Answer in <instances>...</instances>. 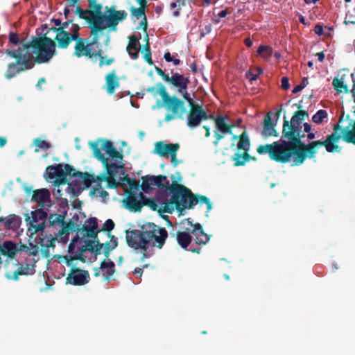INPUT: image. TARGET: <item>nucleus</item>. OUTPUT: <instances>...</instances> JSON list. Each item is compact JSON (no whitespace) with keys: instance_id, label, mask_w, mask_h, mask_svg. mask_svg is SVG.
<instances>
[{"instance_id":"nucleus-1","label":"nucleus","mask_w":355,"mask_h":355,"mask_svg":"<svg viewBox=\"0 0 355 355\" xmlns=\"http://www.w3.org/2000/svg\"><path fill=\"white\" fill-rule=\"evenodd\" d=\"M305 115V112L297 111L290 123L284 121L283 132L288 141L280 140L272 144L260 146L257 149L258 153H268L271 159L278 162H291L293 166L302 164L307 157L308 151L305 149L308 145L302 144L300 139L304 137L305 133H308L309 139L315 138V134L310 132L311 125L303 123Z\"/></svg>"},{"instance_id":"nucleus-2","label":"nucleus","mask_w":355,"mask_h":355,"mask_svg":"<svg viewBox=\"0 0 355 355\" xmlns=\"http://www.w3.org/2000/svg\"><path fill=\"white\" fill-rule=\"evenodd\" d=\"M6 53L16 60L8 64L6 79L15 77L21 71L33 69L35 64L49 62L58 52L54 41L49 37H33L31 40L17 50H6Z\"/></svg>"},{"instance_id":"nucleus-3","label":"nucleus","mask_w":355,"mask_h":355,"mask_svg":"<svg viewBox=\"0 0 355 355\" xmlns=\"http://www.w3.org/2000/svg\"><path fill=\"white\" fill-rule=\"evenodd\" d=\"M168 238V232L165 227H160L152 222H145L139 230L126 232V241L129 247L140 250L141 260L150 258L153 255L152 248L162 249Z\"/></svg>"},{"instance_id":"nucleus-4","label":"nucleus","mask_w":355,"mask_h":355,"mask_svg":"<svg viewBox=\"0 0 355 355\" xmlns=\"http://www.w3.org/2000/svg\"><path fill=\"white\" fill-rule=\"evenodd\" d=\"M241 121L238 119L236 123H233L229 116L223 114V139L230 141L234 150H236L232 157L235 166H242L249 160L250 140L245 132L241 131L239 127Z\"/></svg>"},{"instance_id":"nucleus-5","label":"nucleus","mask_w":355,"mask_h":355,"mask_svg":"<svg viewBox=\"0 0 355 355\" xmlns=\"http://www.w3.org/2000/svg\"><path fill=\"white\" fill-rule=\"evenodd\" d=\"M163 195L164 197L162 198V202L166 205L163 211L167 213H172L174 207L182 211L197 205L191 189L177 182H173L170 187H167Z\"/></svg>"},{"instance_id":"nucleus-6","label":"nucleus","mask_w":355,"mask_h":355,"mask_svg":"<svg viewBox=\"0 0 355 355\" xmlns=\"http://www.w3.org/2000/svg\"><path fill=\"white\" fill-rule=\"evenodd\" d=\"M340 135H341L339 134V125H336L334 128V133L331 134L326 141L324 142L320 141H313L306 147L305 150L308 151L306 157L309 158L313 157L316 153V150L323 146H325L327 151L329 153L339 151L340 148L338 146L334 145V143L337 142L340 137L348 143L355 144V123L352 129H349V128L342 129Z\"/></svg>"},{"instance_id":"nucleus-7","label":"nucleus","mask_w":355,"mask_h":355,"mask_svg":"<svg viewBox=\"0 0 355 355\" xmlns=\"http://www.w3.org/2000/svg\"><path fill=\"white\" fill-rule=\"evenodd\" d=\"M94 156L102 162L105 168V171L96 176V180L100 182H106L107 188L116 189L119 186L115 177L119 168H123V163H109V160L105 155L101 153V149L98 148L96 143L91 144Z\"/></svg>"},{"instance_id":"nucleus-8","label":"nucleus","mask_w":355,"mask_h":355,"mask_svg":"<svg viewBox=\"0 0 355 355\" xmlns=\"http://www.w3.org/2000/svg\"><path fill=\"white\" fill-rule=\"evenodd\" d=\"M103 6L100 3V12L98 14V22L96 26V33H100L109 28L115 31L120 21L126 19L128 13L125 10H116L114 6L105 7V12H102Z\"/></svg>"},{"instance_id":"nucleus-9","label":"nucleus","mask_w":355,"mask_h":355,"mask_svg":"<svg viewBox=\"0 0 355 355\" xmlns=\"http://www.w3.org/2000/svg\"><path fill=\"white\" fill-rule=\"evenodd\" d=\"M80 30V26H74L72 36L69 39V44L72 41L76 42L73 55L77 58L86 56L91 59L96 58V55H98V53H96V50H94V48L95 45L98 46L99 33L91 34L93 37L92 40H88L80 37L79 33Z\"/></svg>"},{"instance_id":"nucleus-10","label":"nucleus","mask_w":355,"mask_h":355,"mask_svg":"<svg viewBox=\"0 0 355 355\" xmlns=\"http://www.w3.org/2000/svg\"><path fill=\"white\" fill-rule=\"evenodd\" d=\"M74 26H79L73 22V20L69 19L62 23L60 27H52L42 35L48 37L47 35L51 32L55 34L54 40L51 39L54 42H57V46L60 49H67L69 45V39L71 37ZM56 44V43H55Z\"/></svg>"},{"instance_id":"nucleus-11","label":"nucleus","mask_w":355,"mask_h":355,"mask_svg":"<svg viewBox=\"0 0 355 355\" xmlns=\"http://www.w3.org/2000/svg\"><path fill=\"white\" fill-rule=\"evenodd\" d=\"M89 9L83 10L79 6L76 8L75 12L80 19L85 20L90 29V34L96 33V26L98 22V14L100 12V3L97 0H87Z\"/></svg>"},{"instance_id":"nucleus-12","label":"nucleus","mask_w":355,"mask_h":355,"mask_svg":"<svg viewBox=\"0 0 355 355\" xmlns=\"http://www.w3.org/2000/svg\"><path fill=\"white\" fill-rule=\"evenodd\" d=\"M142 183L141 189L146 193H149L155 188H158V191L165 190L167 187H170L169 181L167 177L164 175H147L141 178Z\"/></svg>"},{"instance_id":"nucleus-13","label":"nucleus","mask_w":355,"mask_h":355,"mask_svg":"<svg viewBox=\"0 0 355 355\" xmlns=\"http://www.w3.org/2000/svg\"><path fill=\"white\" fill-rule=\"evenodd\" d=\"M73 171H74V167L69 164L50 165L46 169V178L49 180L57 178L60 183H65V178L67 176L71 177Z\"/></svg>"},{"instance_id":"nucleus-14","label":"nucleus","mask_w":355,"mask_h":355,"mask_svg":"<svg viewBox=\"0 0 355 355\" xmlns=\"http://www.w3.org/2000/svg\"><path fill=\"white\" fill-rule=\"evenodd\" d=\"M182 225L185 230L190 232L192 239H193L196 243L205 244L209 241L208 235L204 232L202 226L200 223L193 224L191 218H187L182 222Z\"/></svg>"},{"instance_id":"nucleus-15","label":"nucleus","mask_w":355,"mask_h":355,"mask_svg":"<svg viewBox=\"0 0 355 355\" xmlns=\"http://www.w3.org/2000/svg\"><path fill=\"white\" fill-rule=\"evenodd\" d=\"M71 178L73 179L70 184L76 187L78 190L87 189L96 180L94 175L89 174L87 172L76 171L75 168Z\"/></svg>"},{"instance_id":"nucleus-16","label":"nucleus","mask_w":355,"mask_h":355,"mask_svg":"<svg viewBox=\"0 0 355 355\" xmlns=\"http://www.w3.org/2000/svg\"><path fill=\"white\" fill-rule=\"evenodd\" d=\"M103 243H101L99 240L97 239H93V240L85 239L84 240V245H83L78 250V258L79 261L85 263V257L84 256V253L86 251H89L92 253H94L95 256H98L101 254V249L103 248Z\"/></svg>"},{"instance_id":"nucleus-17","label":"nucleus","mask_w":355,"mask_h":355,"mask_svg":"<svg viewBox=\"0 0 355 355\" xmlns=\"http://www.w3.org/2000/svg\"><path fill=\"white\" fill-rule=\"evenodd\" d=\"M92 143H96L97 146L99 148V144H101V148L105 151L109 157L114 160L113 163H122L123 160V155L119 153L116 148L113 145L112 142L110 140L105 139H98L95 141H90L89 145L92 148L91 144Z\"/></svg>"},{"instance_id":"nucleus-18","label":"nucleus","mask_w":355,"mask_h":355,"mask_svg":"<svg viewBox=\"0 0 355 355\" xmlns=\"http://www.w3.org/2000/svg\"><path fill=\"white\" fill-rule=\"evenodd\" d=\"M89 281V274L87 270L72 267L66 279L67 284L74 286H83Z\"/></svg>"},{"instance_id":"nucleus-19","label":"nucleus","mask_w":355,"mask_h":355,"mask_svg":"<svg viewBox=\"0 0 355 355\" xmlns=\"http://www.w3.org/2000/svg\"><path fill=\"white\" fill-rule=\"evenodd\" d=\"M207 119L208 115L201 105L198 104L191 105L187 117L188 126L195 128L198 126L202 121Z\"/></svg>"},{"instance_id":"nucleus-20","label":"nucleus","mask_w":355,"mask_h":355,"mask_svg":"<svg viewBox=\"0 0 355 355\" xmlns=\"http://www.w3.org/2000/svg\"><path fill=\"white\" fill-rule=\"evenodd\" d=\"M77 234L81 238L90 237L97 239L100 230H98V220L96 218H89L81 228L76 230Z\"/></svg>"},{"instance_id":"nucleus-21","label":"nucleus","mask_w":355,"mask_h":355,"mask_svg":"<svg viewBox=\"0 0 355 355\" xmlns=\"http://www.w3.org/2000/svg\"><path fill=\"white\" fill-rule=\"evenodd\" d=\"M58 234L55 233L54 236L48 234H41L40 235V241L37 242L41 248L40 252L45 258H49L51 255L49 249H54L55 247V241H57Z\"/></svg>"},{"instance_id":"nucleus-22","label":"nucleus","mask_w":355,"mask_h":355,"mask_svg":"<svg viewBox=\"0 0 355 355\" xmlns=\"http://www.w3.org/2000/svg\"><path fill=\"white\" fill-rule=\"evenodd\" d=\"M94 271L96 277H99L101 274L105 282L108 283L116 272L115 264L111 259H105L101 261L100 267L94 268Z\"/></svg>"},{"instance_id":"nucleus-23","label":"nucleus","mask_w":355,"mask_h":355,"mask_svg":"<svg viewBox=\"0 0 355 355\" xmlns=\"http://www.w3.org/2000/svg\"><path fill=\"white\" fill-rule=\"evenodd\" d=\"M164 104L167 110L171 111L173 115H176L178 118L184 119V116L187 113V108L183 101L173 96Z\"/></svg>"},{"instance_id":"nucleus-24","label":"nucleus","mask_w":355,"mask_h":355,"mask_svg":"<svg viewBox=\"0 0 355 355\" xmlns=\"http://www.w3.org/2000/svg\"><path fill=\"white\" fill-rule=\"evenodd\" d=\"M162 194H164V190L157 191L155 198H150L146 197L142 192H140V197L144 198L143 206L149 207L152 210L159 213H166L163 211L166 205L162 202V198L164 197Z\"/></svg>"},{"instance_id":"nucleus-25","label":"nucleus","mask_w":355,"mask_h":355,"mask_svg":"<svg viewBox=\"0 0 355 355\" xmlns=\"http://www.w3.org/2000/svg\"><path fill=\"white\" fill-rule=\"evenodd\" d=\"M143 198L140 197V192L130 191L123 200L125 207L133 212H139L143 207Z\"/></svg>"},{"instance_id":"nucleus-26","label":"nucleus","mask_w":355,"mask_h":355,"mask_svg":"<svg viewBox=\"0 0 355 355\" xmlns=\"http://www.w3.org/2000/svg\"><path fill=\"white\" fill-rule=\"evenodd\" d=\"M31 201L37 202L41 207L49 206L51 193L48 189H40L33 191Z\"/></svg>"},{"instance_id":"nucleus-27","label":"nucleus","mask_w":355,"mask_h":355,"mask_svg":"<svg viewBox=\"0 0 355 355\" xmlns=\"http://www.w3.org/2000/svg\"><path fill=\"white\" fill-rule=\"evenodd\" d=\"M178 89V92L187 89L189 83V78H185L183 75L178 73H173L172 76H168L166 81Z\"/></svg>"},{"instance_id":"nucleus-28","label":"nucleus","mask_w":355,"mask_h":355,"mask_svg":"<svg viewBox=\"0 0 355 355\" xmlns=\"http://www.w3.org/2000/svg\"><path fill=\"white\" fill-rule=\"evenodd\" d=\"M179 148L180 145L178 143L164 144L163 141H159L155 144V153L161 157L168 158L173 150H178Z\"/></svg>"},{"instance_id":"nucleus-29","label":"nucleus","mask_w":355,"mask_h":355,"mask_svg":"<svg viewBox=\"0 0 355 355\" xmlns=\"http://www.w3.org/2000/svg\"><path fill=\"white\" fill-rule=\"evenodd\" d=\"M106 91L109 94H112L116 88L119 87V81L116 74V71L113 70L105 76Z\"/></svg>"},{"instance_id":"nucleus-30","label":"nucleus","mask_w":355,"mask_h":355,"mask_svg":"<svg viewBox=\"0 0 355 355\" xmlns=\"http://www.w3.org/2000/svg\"><path fill=\"white\" fill-rule=\"evenodd\" d=\"M139 39L135 35L129 37V42L126 50L132 60H137L139 58V48L137 46Z\"/></svg>"},{"instance_id":"nucleus-31","label":"nucleus","mask_w":355,"mask_h":355,"mask_svg":"<svg viewBox=\"0 0 355 355\" xmlns=\"http://www.w3.org/2000/svg\"><path fill=\"white\" fill-rule=\"evenodd\" d=\"M5 221L4 227L7 230H17L20 225V218L15 214H10L7 218L0 217V223Z\"/></svg>"},{"instance_id":"nucleus-32","label":"nucleus","mask_w":355,"mask_h":355,"mask_svg":"<svg viewBox=\"0 0 355 355\" xmlns=\"http://www.w3.org/2000/svg\"><path fill=\"white\" fill-rule=\"evenodd\" d=\"M178 243L183 248L187 249L192 241L190 232L184 229V231L178 232L176 234Z\"/></svg>"},{"instance_id":"nucleus-33","label":"nucleus","mask_w":355,"mask_h":355,"mask_svg":"<svg viewBox=\"0 0 355 355\" xmlns=\"http://www.w3.org/2000/svg\"><path fill=\"white\" fill-rule=\"evenodd\" d=\"M76 227V224L72 221L70 220L68 223L62 226V229L59 230L58 234V236H59L60 238V240L63 243H66L69 239V231L70 230H76L75 227Z\"/></svg>"},{"instance_id":"nucleus-34","label":"nucleus","mask_w":355,"mask_h":355,"mask_svg":"<svg viewBox=\"0 0 355 355\" xmlns=\"http://www.w3.org/2000/svg\"><path fill=\"white\" fill-rule=\"evenodd\" d=\"M346 76L345 74H338L332 82L334 88L339 92H347L348 87L345 81Z\"/></svg>"},{"instance_id":"nucleus-35","label":"nucleus","mask_w":355,"mask_h":355,"mask_svg":"<svg viewBox=\"0 0 355 355\" xmlns=\"http://www.w3.org/2000/svg\"><path fill=\"white\" fill-rule=\"evenodd\" d=\"M111 239L109 241H107L105 243H103V254H105L106 259H109L110 252L116 248L118 242L117 239L114 236H110Z\"/></svg>"},{"instance_id":"nucleus-36","label":"nucleus","mask_w":355,"mask_h":355,"mask_svg":"<svg viewBox=\"0 0 355 355\" xmlns=\"http://www.w3.org/2000/svg\"><path fill=\"white\" fill-rule=\"evenodd\" d=\"M328 120V113L324 110H318L313 116L312 121L316 124H321Z\"/></svg>"},{"instance_id":"nucleus-37","label":"nucleus","mask_w":355,"mask_h":355,"mask_svg":"<svg viewBox=\"0 0 355 355\" xmlns=\"http://www.w3.org/2000/svg\"><path fill=\"white\" fill-rule=\"evenodd\" d=\"M49 227L53 226L55 224H58L61 226H63L64 225L67 224L64 222V216L57 214H51L48 218Z\"/></svg>"},{"instance_id":"nucleus-38","label":"nucleus","mask_w":355,"mask_h":355,"mask_svg":"<svg viewBox=\"0 0 355 355\" xmlns=\"http://www.w3.org/2000/svg\"><path fill=\"white\" fill-rule=\"evenodd\" d=\"M263 135L269 137L272 135H276V131L274 128V125L271 122V119L270 117H268L264 121V127Z\"/></svg>"},{"instance_id":"nucleus-39","label":"nucleus","mask_w":355,"mask_h":355,"mask_svg":"<svg viewBox=\"0 0 355 355\" xmlns=\"http://www.w3.org/2000/svg\"><path fill=\"white\" fill-rule=\"evenodd\" d=\"M32 216V221L34 223H37L39 220L46 221V218H47V213L42 209V207L39 209H36L31 213Z\"/></svg>"},{"instance_id":"nucleus-40","label":"nucleus","mask_w":355,"mask_h":355,"mask_svg":"<svg viewBox=\"0 0 355 355\" xmlns=\"http://www.w3.org/2000/svg\"><path fill=\"white\" fill-rule=\"evenodd\" d=\"M257 54L261 58L268 60L272 54V49L269 46H260L257 49Z\"/></svg>"},{"instance_id":"nucleus-41","label":"nucleus","mask_w":355,"mask_h":355,"mask_svg":"<svg viewBox=\"0 0 355 355\" xmlns=\"http://www.w3.org/2000/svg\"><path fill=\"white\" fill-rule=\"evenodd\" d=\"M96 53H98V55H96V58L98 57L100 60V67H102L103 65H110L115 61V59L114 58H110L108 59H106V58L103 55L102 49H98L97 51H96Z\"/></svg>"},{"instance_id":"nucleus-42","label":"nucleus","mask_w":355,"mask_h":355,"mask_svg":"<svg viewBox=\"0 0 355 355\" xmlns=\"http://www.w3.org/2000/svg\"><path fill=\"white\" fill-rule=\"evenodd\" d=\"M33 143H34V145L35 146V152H38L40 150H46L51 147V145L49 143H48L47 141H46L44 140H42L39 138L35 139Z\"/></svg>"},{"instance_id":"nucleus-43","label":"nucleus","mask_w":355,"mask_h":355,"mask_svg":"<svg viewBox=\"0 0 355 355\" xmlns=\"http://www.w3.org/2000/svg\"><path fill=\"white\" fill-rule=\"evenodd\" d=\"M194 198L197 201V204H205L207 206V211H209L211 209V203L209 200V199L206 197L205 196H201L198 194H194Z\"/></svg>"},{"instance_id":"nucleus-44","label":"nucleus","mask_w":355,"mask_h":355,"mask_svg":"<svg viewBox=\"0 0 355 355\" xmlns=\"http://www.w3.org/2000/svg\"><path fill=\"white\" fill-rule=\"evenodd\" d=\"M157 86V90L156 93L159 94L162 96L163 103H164L166 101L169 100L172 96H171L168 94V93L166 92V87L162 83H158Z\"/></svg>"},{"instance_id":"nucleus-45","label":"nucleus","mask_w":355,"mask_h":355,"mask_svg":"<svg viewBox=\"0 0 355 355\" xmlns=\"http://www.w3.org/2000/svg\"><path fill=\"white\" fill-rule=\"evenodd\" d=\"M145 9L143 7L135 8L132 7L130 8L131 14L133 17H135L137 19H139L141 18H144L145 15Z\"/></svg>"},{"instance_id":"nucleus-46","label":"nucleus","mask_w":355,"mask_h":355,"mask_svg":"<svg viewBox=\"0 0 355 355\" xmlns=\"http://www.w3.org/2000/svg\"><path fill=\"white\" fill-rule=\"evenodd\" d=\"M114 223L112 219H107L103 224L101 231L106 232L107 233V236L110 237L112 236L110 234L111 231L114 227Z\"/></svg>"},{"instance_id":"nucleus-47","label":"nucleus","mask_w":355,"mask_h":355,"mask_svg":"<svg viewBox=\"0 0 355 355\" xmlns=\"http://www.w3.org/2000/svg\"><path fill=\"white\" fill-rule=\"evenodd\" d=\"M31 227L34 229V233L40 232V235H41L42 233L43 234H44V230L46 227V221H42V223H34V222L31 221Z\"/></svg>"},{"instance_id":"nucleus-48","label":"nucleus","mask_w":355,"mask_h":355,"mask_svg":"<svg viewBox=\"0 0 355 355\" xmlns=\"http://www.w3.org/2000/svg\"><path fill=\"white\" fill-rule=\"evenodd\" d=\"M125 182L129 185L130 189H136L139 190L141 185H139V182L135 179H132L129 177L125 178Z\"/></svg>"},{"instance_id":"nucleus-49","label":"nucleus","mask_w":355,"mask_h":355,"mask_svg":"<svg viewBox=\"0 0 355 355\" xmlns=\"http://www.w3.org/2000/svg\"><path fill=\"white\" fill-rule=\"evenodd\" d=\"M9 42L15 45H18L19 44L21 43V46L24 44L22 42H20L19 37L17 35V33L14 32H10L9 34Z\"/></svg>"},{"instance_id":"nucleus-50","label":"nucleus","mask_w":355,"mask_h":355,"mask_svg":"<svg viewBox=\"0 0 355 355\" xmlns=\"http://www.w3.org/2000/svg\"><path fill=\"white\" fill-rule=\"evenodd\" d=\"M82 239L79 234H76V236L73 239L72 241L69 243L68 247V252L69 253H73L75 250V243H76L79 239Z\"/></svg>"},{"instance_id":"nucleus-51","label":"nucleus","mask_w":355,"mask_h":355,"mask_svg":"<svg viewBox=\"0 0 355 355\" xmlns=\"http://www.w3.org/2000/svg\"><path fill=\"white\" fill-rule=\"evenodd\" d=\"M78 256V252L77 251L73 256H63V258L66 260L67 265L69 266L73 265V260H79Z\"/></svg>"},{"instance_id":"nucleus-52","label":"nucleus","mask_w":355,"mask_h":355,"mask_svg":"<svg viewBox=\"0 0 355 355\" xmlns=\"http://www.w3.org/2000/svg\"><path fill=\"white\" fill-rule=\"evenodd\" d=\"M183 96V98L189 103L190 107H191V105H196L197 103H195L192 98L190 97V95L187 92V89H184L181 92H179Z\"/></svg>"},{"instance_id":"nucleus-53","label":"nucleus","mask_w":355,"mask_h":355,"mask_svg":"<svg viewBox=\"0 0 355 355\" xmlns=\"http://www.w3.org/2000/svg\"><path fill=\"white\" fill-rule=\"evenodd\" d=\"M19 269L28 272V275H32L35 272V269H34L33 265L26 264L25 266H21Z\"/></svg>"},{"instance_id":"nucleus-54","label":"nucleus","mask_w":355,"mask_h":355,"mask_svg":"<svg viewBox=\"0 0 355 355\" xmlns=\"http://www.w3.org/2000/svg\"><path fill=\"white\" fill-rule=\"evenodd\" d=\"M177 152L178 150H173L169 155V156H171V162L174 167H176L178 164V161L177 159Z\"/></svg>"},{"instance_id":"nucleus-55","label":"nucleus","mask_w":355,"mask_h":355,"mask_svg":"<svg viewBox=\"0 0 355 355\" xmlns=\"http://www.w3.org/2000/svg\"><path fill=\"white\" fill-rule=\"evenodd\" d=\"M214 15L216 17H218L217 19H214V20L216 21V23H219L220 18H222V10L218 8H215L214 10Z\"/></svg>"},{"instance_id":"nucleus-56","label":"nucleus","mask_w":355,"mask_h":355,"mask_svg":"<svg viewBox=\"0 0 355 355\" xmlns=\"http://www.w3.org/2000/svg\"><path fill=\"white\" fill-rule=\"evenodd\" d=\"M261 71L260 69H258V73L254 74L251 71L246 72L245 76L248 79H249L250 81L255 80L257 78L258 74L261 73Z\"/></svg>"},{"instance_id":"nucleus-57","label":"nucleus","mask_w":355,"mask_h":355,"mask_svg":"<svg viewBox=\"0 0 355 355\" xmlns=\"http://www.w3.org/2000/svg\"><path fill=\"white\" fill-rule=\"evenodd\" d=\"M155 70L156 73L162 78V79L166 81V78L168 77V74H166L162 69L158 67H155Z\"/></svg>"},{"instance_id":"nucleus-58","label":"nucleus","mask_w":355,"mask_h":355,"mask_svg":"<svg viewBox=\"0 0 355 355\" xmlns=\"http://www.w3.org/2000/svg\"><path fill=\"white\" fill-rule=\"evenodd\" d=\"M28 272L27 271H24V270H20L19 268L17 270H15L14 272V274H13V277L12 278L15 279V280H17L18 279V277L19 275H28Z\"/></svg>"},{"instance_id":"nucleus-59","label":"nucleus","mask_w":355,"mask_h":355,"mask_svg":"<svg viewBox=\"0 0 355 355\" xmlns=\"http://www.w3.org/2000/svg\"><path fill=\"white\" fill-rule=\"evenodd\" d=\"M216 126L217 130L222 132V115L218 114L216 119Z\"/></svg>"},{"instance_id":"nucleus-60","label":"nucleus","mask_w":355,"mask_h":355,"mask_svg":"<svg viewBox=\"0 0 355 355\" xmlns=\"http://www.w3.org/2000/svg\"><path fill=\"white\" fill-rule=\"evenodd\" d=\"M282 87L284 89H288L290 87L288 78L287 77H283L282 78Z\"/></svg>"},{"instance_id":"nucleus-61","label":"nucleus","mask_w":355,"mask_h":355,"mask_svg":"<svg viewBox=\"0 0 355 355\" xmlns=\"http://www.w3.org/2000/svg\"><path fill=\"white\" fill-rule=\"evenodd\" d=\"M146 267H148L147 264L144 265L142 268H136L134 270V274L140 277L142 275L144 268Z\"/></svg>"},{"instance_id":"nucleus-62","label":"nucleus","mask_w":355,"mask_h":355,"mask_svg":"<svg viewBox=\"0 0 355 355\" xmlns=\"http://www.w3.org/2000/svg\"><path fill=\"white\" fill-rule=\"evenodd\" d=\"M140 26L143 28V30L146 32L147 28H148V23H147V18L146 16H144V18H142V20L140 22Z\"/></svg>"},{"instance_id":"nucleus-63","label":"nucleus","mask_w":355,"mask_h":355,"mask_svg":"<svg viewBox=\"0 0 355 355\" xmlns=\"http://www.w3.org/2000/svg\"><path fill=\"white\" fill-rule=\"evenodd\" d=\"M144 58L148 64L152 65L153 64V61L151 58V53H146Z\"/></svg>"},{"instance_id":"nucleus-64","label":"nucleus","mask_w":355,"mask_h":355,"mask_svg":"<svg viewBox=\"0 0 355 355\" xmlns=\"http://www.w3.org/2000/svg\"><path fill=\"white\" fill-rule=\"evenodd\" d=\"M349 23L355 24V21L352 20V15L347 14V16H346V18H345V19L344 21V24H348Z\"/></svg>"}]
</instances>
